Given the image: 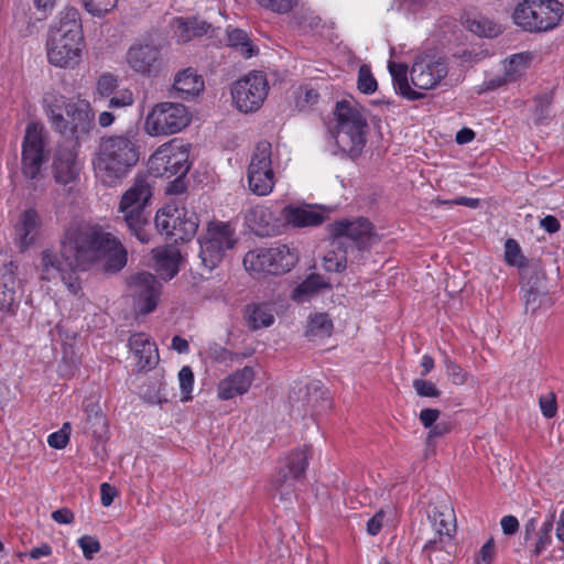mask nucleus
<instances>
[{
  "label": "nucleus",
  "mask_w": 564,
  "mask_h": 564,
  "mask_svg": "<svg viewBox=\"0 0 564 564\" xmlns=\"http://www.w3.org/2000/svg\"><path fill=\"white\" fill-rule=\"evenodd\" d=\"M328 230L336 240H351L359 250L371 247L378 240L373 226L365 218L338 220L330 224Z\"/></svg>",
  "instance_id": "19"
},
{
  "label": "nucleus",
  "mask_w": 564,
  "mask_h": 564,
  "mask_svg": "<svg viewBox=\"0 0 564 564\" xmlns=\"http://www.w3.org/2000/svg\"><path fill=\"white\" fill-rule=\"evenodd\" d=\"M306 405L315 410L319 402L327 403L326 391L321 381H313L306 386Z\"/></svg>",
  "instance_id": "43"
},
{
  "label": "nucleus",
  "mask_w": 564,
  "mask_h": 564,
  "mask_svg": "<svg viewBox=\"0 0 564 564\" xmlns=\"http://www.w3.org/2000/svg\"><path fill=\"white\" fill-rule=\"evenodd\" d=\"M189 144L172 139L160 145L150 156L148 165L154 176L177 180L189 171Z\"/></svg>",
  "instance_id": "12"
},
{
  "label": "nucleus",
  "mask_w": 564,
  "mask_h": 564,
  "mask_svg": "<svg viewBox=\"0 0 564 564\" xmlns=\"http://www.w3.org/2000/svg\"><path fill=\"white\" fill-rule=\"evenodd\" d=\"M152 197V187L145 177H135L131 186L121 195L118 213L130 232L142 243L150 241L147 230L148 214L145 212Z\"/></svg>",
  "instance_id": "7"
},
{
  "label": "nucleus",
  "mask_w": 564,
  "mask_h": 564,
  "mask_svg": "<svg viewBox=\"0 0 564 564\" xmlns=\"http://www.w3.org/2000/svg\"><path fill=\"white\" fill-rule=\"evenodd\" d=\"M175 95L184 100H192L205 89V82L194 68L178 70L174 75L173 86Z\"/></svg>",
  "instance_id": "25"
},
{
  "label": "nucleus",
  "mask_w": 564,
  "mask_h": 564,
  "mask_svg": "<svg viewBox=\"0 0 564 564\" xmlns=\"http://www.w3.org/2000/svg\"><path fill=\"white\" fill-rule=\"evenodd\" d=\"M286 224L296 227L318 226L326 219V212L311 205H288L282 210Z\"/></svg>",
  "instance_id": "24"
},
{
  "label": "nucleus",
  "mask_w": 564,
  "mask_h": 564,
  "mask_svg": "<svg viewBox=\"0 0 564 564\" xmlns=\"http://www.w3.org/2000/svg\"><path fill=\"white\" fill-rule=\"evenodd\" d=\"M505 261L511 267H521L524 264L521 248L514 239H508L505 243Z\"/></svg>",
  "instance_id": "45"
},
{
  "label": "nucleus",
  "mask_w": 564,
  "mask_h": 564,
  "mask_svg": "<svg viewBox=\"0 0 564 564\" xmlns=\"http://www.w3.org/2000/svg\"><path fill=\"white\" fill-rule=\"evenodd\" d=\"M153 268L163 280H171L180 271L182 256L178 249L165 247L153 250Z\"/></svg>",
  "instance_id": "27"
},
{
  "label": "nucleus",
  "mask_w": 564,
  "mask_h": 564,
  "mask_svg": "<svg viewBox=\"0 0 564 564\" xmlns=\"http://www.w3.org/2000/svg\"><path fill=\"white\" fill-rule=\"evenodd\" d=\"M192 121L189 109L173 101L158 102L144 120V132L150 137H167L184 130Z\"/></svg>",
  "instance_id": "11"
},
{
  "label": "nucleus",
  "mask_w": 564,
  "mask_h": 564,
  "mask_svg": "<svg viewBox=\"0 0 564 564\" xmlns=\"http://www.w3.org/2000/svg\"><path fill=\"white\" fill-rule=\"evenodd\" d=\"M413 388L420 397L437 398L441 394L433 382L423 379H415L413 381Z\"/></svg>",
  "instance_id": "55"
},
{
  "label": "nucleus",
  "mask_w": 564,
  "mask_h": 564,
  "mask_svg": "<svg viewBox=\"0 0 564 564\" xmlns=\"http://www.w3.org/2000/svg\"><path fill=\"white\" fill-rule=\"evenodd\" d=\"M383 518H384L383 510H379L371 519L368 520L367 532L370 535H377L380 532V530L382 528Z\"/></svg>",
  "instance_id": "61"
},
{
  "label": "nucleus",
  "mask_w": 564,
  "mask_h": 564,
  "mask_svg": "<svg viewBox=\"0 0 564 564\" xmlns=\"http://www.w3.org/2000/svg\"><path fill=\"white\" fill-rule=\"evenodd\" d=\"M502 532L507 535H512L519 530V521L513 516H505L500 520Z\"/></svg>",
  "instance_id": "62"
},
{
  "label": "nucleus",
  "mask_w": 564,
  "mask_h": 564,
  "mask_svg": "<svg viewBox=\"0 0 564 564\" xmlns=\"http://www.w3.org/2000/svg\"><path fill=\"white\" fill-rule=\"evenodd\" d=\"M318 100V94L314 88L302 87L296 95V106L301 110L308 109Z\"/></svg>",
  "instance_id": "51"
},
{
  "label": "nucleus",
  "mask_w": 564,
  "mask_h": 564,
  "mask_svg": "<svg viewBox=\"0 0 564 564\" xmlns=\"http://www.w3.org/2000/svg\"><path fill=\"white\" fill-rule=\"evenodd\" d=\"M235 229L227 223L214 221L207 227V231L199 240V257L203 265L212 271L216 268L227 250L236 243Z\"/></svg>",
  "instance_id": "15"
},
{
  "label": "nucleus",
  "mask_w": 564,
  "mask_h": 564,
  "mask_svg": "<svg viewBox=\"0 0 564 564\" xmlns=\"http://www.w3.org/2000/svg\"><path fill=\"white\" fill-rule=\"evenodd\" d=\"M389 72L395 91L409 100H417L425 96L424 91L435 88L448 73L446 62L434 55L419 56L410 70V85L408 67L404 64L389 62Z\"/></svg>",
  "instance_id": "4"
},
{
  "label": "nucleus",
  "mask_w": 564,
  "mask_h": 564,
  "mask_svg": "<svg viewBox=\"0 0 564 564\" xmlns=\"http://www.w3.org/2000/svg\"><path fill=\"white\" fill-rule=\"evenodd\" d=\"M444 365L446 373L454 384L462 386L467 381V372L451 358L445 357Z\"/></svg>",
  "instance_id": "49"
},
{
  "label": "nucleus",
  "mask_w": 564,
  "mask_h": 564,
  "mask_svg": "<svg viewBox=\"0 0 564 564\" xmlns=\"http://www.w3.org/2000/svg\"><path fill=\"white\" fill-rule=\"evenodd\" d=\"M295 249L285 245L258 248L246 253L243 265L248 271L281 274L289 272L297 262Z\"/></svg>",
  "instance_id": "14"
},
{
  "label": "nucleus",
  "mask_w": 564,
  "mask_h": 564,
  "mask_svg": "<svg viewBox=\"0 0 564 564\" xmlns=\"http://www.w3.org/2000/svg\"><path fill=\"white\" fill-rule=\"evenodd\" d=\"M259 4L272 12L286 13L296 4V0H258Z\"/></svg>",
  "instance_id": "53"
},
{
  "label": "nucleus",
  "mask_w": 564,
  "mask_h": 564,
  "mask_svg": "<svg viewBox=\"0 0 564 564\" xmlns=\"http://www.w3.org/2000/svg\"><path fill=\"white\" fill-rule=\"evenodd\" d=\"M41 227L39 213L29 208L24 210L14 227L15 243L22 249L29 248L36 239Z\"/></svg>",
  "instance_id": "26"
},
{
  "label": "nucleus",
  "mask_w": 564,
  "mask_h": 564,
  "mask_svg": "<svg viewBox=\"0 0 564 564\" xmlns=\"http://www.w3.org/2000/svg\"><path fill=\"white\" fill-rule=\"evenodd\" d=\"M172 26L180 43H186L194 37L206 34L210 28V25L205 21L184 18L174 19Z\"/></svg>",
  "instance_id": "30"
},
{
  "label": "nucleus",
  "mask_w": 564,
  "mask_h": 564,
  "mask_svg": "<svg viewBox=\"0 0 564 564\" xmlns=\"http://www.w3.org/2000/svg\"><path fill=\"white\" fill-rule=\"evenodd\" d=\"M330 285L319 275L311 274L292 291V299L297 303L307 302L312 296Z\"/></svg>",
  "instance_id": "31"
},
{
  "label": "nucleus",
  "mask_w": 564,
  "mask_h": 564,
  "mask_svg": "<svg viewBox=\"0 0 564 564\" xmlns=\"http://www.w3.org/2000/svg\"><path fill=\"white\" fill-rule=\"evenodd\" d=\"M228 44L242 57L250 58L258 54V47L252 43L247 32L241 29H227Z\"/></svg>",
  "instance_id": "35"
},
{
  "label": "nucleus",
  "mask_w": 564,
  "mask_h": 564,
  "mask_svg": "<svg viewBox=\"0 0 564 564\" xmlns=\"http://www.w3.org/2000/svg\"><path fill=\"white\" fill-rule=\"evenodd\" d=\"M128 290L133 299L134 308L141 314L155 310L161 296V284L149 272H140L130 276Z\"/></svg>",
  "instance_id": "18"
},
{
  "label": "nucleus",
  "mask_w": 564,
  "mask_h": 564,
  "mask_svg": "<svg viewBox=\"0 0 564 564\" xmlns=\"http://www.w3.org/2000/svg\"><path fill=\"white\" fill-rule=\"evenodd\" d=\"M358 89L364 94H372L377 89V80L369 68L361 66L358 72Z\"/></svg>",
  "instance_id": "50"
},
{
  "label": "nucleus",
  "mask_w": 564,
  "mask_h": 564,
  "mask_svg": "<svg viewBox=\"0 0 564 564\" xmlns=\"http://www.w3.org/2000/svg\"><path fill=\"white\" fill-rule=\"evenodd\" d=\"M85 10L95 17H101L117 7L118 0H80Z\"/></svg>",
  "instance_id": "42"
},
{
  "label": "nucleus",
  "mask_w": 564,
  "mask_h": 564,
  "mask_svg": "<svg viewBox=\"0 0 564 564\" xmlns=\"http://www.w3.org/2000/svg\"><path fill=\"white\" fill-rule=\"evenodd\" d=\"M23 293V279L18 264L0 259V313L3 317L17 314Z\"/></svg>",
  "instance_id": "16"
},
{
  "label": "nucleus",
  "mask_w": 564,
  "mask_h": 564,
  "mask_svg": "<svg viewBox=\"0 0 564 564\" xmlns=\"http://www.w3.org/2000/svg\"><path fill=\"white\" fill-rule=\"evenodd\" d=\"M431 523L436 535H443L445 541H452L455 532V520L451 511H434L431 516Z\"/></svg>",
  "instance_id": "38"
},
{
  "label": "nucleus",
  "mask_w": 564,
  "mask_h": 564,
  "mask_svg": "<svg viewBox=\"0 0 564 564\" xmlns=\"http://www.w3.org/2000/svg\"><path fill=\"white\" fill-rule=\"evenodd\" d=\"M273 219L270 207L261 204L249 207L245 214L247 225L258 235H269Z\"/></svg>",
  "instance_id": "29"
},
{
  "label": "nucleus",
  "mask_w": 564,
  "mask_h": 564,
  "mask_svg": "<svg viewBox=\"0 0 564 564\" xmlns=\"http://www.w3.org/2000/svg\"><path fill=\"white\" fill-rule=\"evenodd\" d=\"M126 63L134 73L150 75L162 68L163 57L154 42L138 41L128 48Z\"/></svg>",
  "instance_id": "20"
},
{
  "label": "nucleus",
  "mask_w": 564,
  "mask_h": 564,
  "mask_svg": "<svg viewBox=\"0 0 564 564\" xmlns=\"http://www.w3.org/2000/svg\"><path fill=\"white\" fill-rule=\"evenodd\" d=\"M207 355L213 361L218 364L234 362L238 360L239 357L238 354H235L215 343L208 346Z\"/></svg>",
  "instance_id": "47"
},
{
  "label": "nucleus",
  "mask_w": 564,
  "mask_h": 564,
  "mask_svg": "<svg viewBox=\"0 0 564 564\" xmlns=\"http://www.w3.org/2000/svg\"><path fill=\"white\" fill-rule=\"evenodd\" d=\"M52 519L59 524H70L75 517L69 509L62 508L52 512Z\"/></svg>",
  "instance_id": "63"
},
{
  "label": "nucleus",
  "mask_w": 564,
  "mask_h": 564,
  "mask_svg": "<svg viewBox=\"0 0 564 564\" xmlns=\"http://www.w3.org/2000/svg\"><path fill=\"white\" fill-rule=\"evenodd\" d=\"M72 425L69 422L63 423L62 427L47 436V444L55 449H63L69 442Z\"/></svg>",
  "instance_id": "46"
},
{
  "label": "nucleus",
  "mask_w": 564,
  "mask_h": 564,
  "mask_svg": "<svg viewBox=\"0 0 564 564\" xmlns=\"http://www.w3.org/2000/svg\"><path fill=\"white\" fill-rule=\"evenodd\" d=\"M117 496V490L113 486L108 482H104L100 486V499L104 507H109Z\"/></svg>",
  "instance_id": "59"
},
{
  "label": "nucleus",
  "mask_w": 564,
  "mask_h": 564,
  "mask_svg": "<svg viewBox=\"0 0 564 564\" xmlns=\"http://www.w3.org/2000/svg\"><path fill=\"white\" fill-rule=\"evenodd\" d=\"M198 228V218L195 213L186 209V216L181 217L177 220H172L171 232H167V237L177 240H188L192 238Z\"/></svg>",
  "instance_id": "34"
},
{
  "label": "nucleus",
  "mask_w": 564,
  "mask_h": 564,
  "mask_svg": "<svg viewBox=\"0 0 564 564\" xmlns=\"http://www.w3.org/2000/svg\"><path fill=\"white\" fill-rule=\"evenodd\" d=\"M134 101L133 94L129 89L118 91V94L110 98L109 107L123 108L131 106Z\"/></svg>",
  "instance_id": "56"
},
{
  "label": "nucleus",
  "mask_w": 564,
  "mask_h": 564,
  "mask_svg": "<svg viewBox=\"0 0 564 564\" xmlns=\"http://www.w3.org/2000/svg\"><path fill=\"white\" fill-rule=\"evenodd\" d=\"M468 28L473 33L486 37L496 36L501 32L500 25L486 17H479L470 20L468 22Z\"/></svg>",
  "instance_id": "39"
},
{
  "label": "nucleus",
  "mask_w": 564,
  "mask_h": 564,
  "mask_svg": "<svg viewBox=\"0 0 564 564\" xmlns=\"http://www.w3.org/2000/svg\"><path fill=\"white\" fill-rule=\"evenodd\" d=\"M85 47L80 15L75 8H65L46 40V56L51 65L75 68L82 61Z\"/></svg>",
  "instance_id": "3"
},
{
  "label": "nucleus",
  "mask_w": 564,
  "mask_h": 564,
  "mask_svg": "<svg viewBox=\"0 0 564 564\" xmlns=\"http://www.w3.org/2000/svg\"><path fill=\"white\" fill-rule=\"evenodd\" d=\"M83 164L74 147L59 145L52 161V174L56 183L68 185L79 178Z\"/></svg>",
  "instance_id": "21"
},
{
  "label": "nucleus",
  "mask_w": 564,
  "mask_h": 564,
  "mask_svg": "<svg viewBox=\"0 0 564 564\" xmlns=\"http://www.w3.org/2000/svg\"><path fill=\"white\" fill-rule=\"evenodd\" d=\"M245 319L251 330L268 328L275 321L274 308L265 303L249 304L245 311Z\"/></svg>",
  "instance_id": "28"
},
{
  "label": "nucleus",
  "mask_w": 564,
  "mask_h": 564,
  "mask_svg": "<svg viewBox=\"0 0 564 564\" xmlns=\"http://www.w3.org/2000/svg\"><path fill=\"white\" fill-rule=\"evenodd\" d=\"M367 119L352 99L337 101L330 131L337 148L351 158L358 156L366 144Z\"/></svg>",
  "instance_id": "6"
},
{
  "label": "nucleus",
  "mask_w": 564,
  "mask_h": 564,
  "mask_svg": "<svg viewBox=\"0 0 564 564\" xmlns=\"http://www.w3.org/2000/svg\"><path fill=\"white\" fill-rule=\"evenodd\" d=\"M184 216H186L185 207H178L175 204H169L156 212L154 218L155 227L162 235L167 236V232L172 231V220H177Z\"/></svg>",
  "instance_id": "36"
},
{
  "label": "nucleus",
  "mask_w": 564,
  "mask_h": 564,
  "mask_svg": "<svg viewBox=\"0 0 564 564\" xmlns=\"http://www.w3.org/2000/svg\"><path fill=\"white\" fill-rule=\"evenodd\" d=\"M540 226L549 234H554L560 230V221L556 217L547 215L540 220Z\"/></svg>",
  "instance_id": "64"
},
{
  "label": "nucleus",
  "mask_w": 564,
  "mask_h": 564,
  "mask_svg": "<svg viewBox=\"0 0 564 564\" xmlns=\"http://www.w3.org/2000/svg\"><path fill=\"white\" fill-rule=\"evenodd\" d=\"M524 310L527 313L534 314L539 308L549 304L550 300L547 295L538 289L532 286L528 288L523 292Z\"/></svg>",
  "instance_id": "40"
},
{
  "label": "nucleus",
  "mask_w": 564,
  "mask_h": 564,
  "mask_svg": "<svg viewBox=\"0 0 564 564\" xmlns=\"http://www.w3.org/2000/svg\"><path fill=\"white\" fill-rule=\"evenodd\" d=\"M44 107L52 128L64 135L79 140L94 128L95 113L85 99H67L63 95L47 93Z\"/></svg>",
  "instance_id": "5"
},
{
  "label": "nucleus",
  "mask_w": 564,
  "mask_h": 564,
  "mask_svg": "<svg viewBox=\"0 0 564 564\" xmlns=\"http://www.w3.org/2000/svg\"><path fill=\"white\" fill-rule=\"evenodd\" d=\"M99 262L107 271H119L127 263V250L112 234L99 227L72 224L65 230L59 251L42 252L40 278L61 279L76 295L82 289L77 270Z\"/></svg>",
  "instance_id": "1"
},
{
  "label": "nucleus",
  "mask_w": 564,
  "mask_h": 564,
  "mask_svg": "<svg viewBox=\"0 0 564 564\" xmlns=\"http://www.w3.org/2000/svg\"><path fill=\"white\" fill-rule=\"evenodd\" d=\"M269 90L270 86L264 73L249 72L231 86L232 106L241 113L256 112L263 106Z\"/></svg>",
  "instance_id": "13"
},
{
  "label": "nucleus",
  "mask_w": 564,
  "mask_h": 564,
  "mask_svg": "<svg viewBox=\"0 0 564 564\" xmlns=\"http://www.w3.org/2000/svg\"><path fill=\"white\" fill-rule=\"evenodd\" d=\"M452 546V541H445L443 535H436L426 541L423 547L424 554L432 561V555L438 552H445L449 554L448 547Z\"/></svg>",
  "instance_id": "48"
},
{
  "label": "nucleus",
  "mask_w": 564,
  "mask_h": 564,
  "mask_svg": "<svg viewBox=\"0 0 564 564\" xmlns=\"http://www.w3.org/2000/svg\"><path fill=\"white\" fill-rule=\"evenodd\" d=\"M532 55L529 52H521L511 55L503 62L505 80L510 83L521 78L530 66Z\"/></svg>",
  "instance_id": "32"
},
{
  "label": "nucleus",
  "mask_w": 564,
  "mask_h": 564,
  "mask_svg": "<svg viewBox=\"0 0 564 564\" xmlns=\"http://www.w3.org/2000/svg\"><path fill=\"white\" fill-rule=\"evenodd\" d=\"M48 155V132L44 124L29 122L21 144V173L32 188L44 178L43 166Z\"/></svg>",
  "instance_id": "8"
},
{
  "label": "nucleus",
  "mask_w": 564,
  "mask_h": 564,
  "mask_svg": "<svg viewBox=\"0 0 564 564\" xmlns=\"http://www.w3.org/2000/svg\"><path fill=\"white\" fill-rule=\"evenodd\" d=\"M256 369L245 366L220 379L216 387V395L220 401H229L245 395L251 389L256 380Z\"/></svg>",
  "instance_id": "22"
},
{
  "label": "nucleus",
  "mask_w": 564,
  "mask_h": 564,
  "mask_svg": "<svg viewBox=\"0 0 564 564\" xmlns=\"http://www.w3.org/2000/svg\"><path fill=\"white\" fill-rule=\"evenodd\" d=\"M77 543L87 560H91L93 556L100 551V543L94 536L84 535L77 540Z\"/></svg>",
  "instance_id": "54"
},
{
  "label": "nucleus",
  "mask_w": 564,
  "mask_h": 564,
  "mask_svg": "<svg viewBox=\"0 0 564 564\" xmlns=\"http://www.w3.org/2000/svg\"><path fill=\"white\" fill-rule=\"evenodd\" d=\"M347 248H344V241L333 238L330 249L323 258V267L328 272H341L347 267Z\"/></svg>",
  "instance_id": "33"
},
{
  "label": "nucleus",
  "mask_w": 564,
  "mask_h": 564,
  "mask_svg": "<svg viewBox=\"0 0 564 564\" xmlns=\"http://www.w3.org/2000/svg\"><path fill=\"white\" fill-rule=\"evenodd\" d=\"M279 164L270 142L260 141L254 147L247 169L249 189L258 196H267L274 189Z\"/></svg>",
  "instance_id": "10"
},
{
  "label": "nucleus",
  "mask_w": 564,
  "mask_h": 564,
  "mask_svg": "<svg viewBox=\"0 0 564 564\" xmlns=\"http://www.w3.org/2000/svg\"><path fill=\"white\" fill-rule=\"evenodd\" d=\"M128 345L139 370H150L158 365L159 351L149 335L144 333L132 334Z\"/></svg>",
  "instance_id": "23"
},
{
  "label": "nucleus",
  "mask_w": 564,
  "mask_h": 564,
  "mask_svg": "<svg viewBox=\"0 0 564 564\" xmlns=\"http://www.w3.org/2000/svg\"><path fill=\"white\" fill-rule=\"evenodd\" d=\"M496 555V545L494 538L487 540V542L476 553L474 564H491Z\"/></svg>",
  "instance_id": "52"
},
{
  "label": "nucleus",
  "mask_w": 564,
  "mask_h": 564,
  "mask_svg": "<svg viewBox=\"0 0 564 564\" xmlns=\"http://www.w3.org/2000/svg\"><path fill=\"white\" fill-rule=\"evenodd\" d=\"M433 203L437 206H442V205H449V206H453V205H463V206H467L469 208H477L479 206V199L478 198H471V197H465V196H462V197H458L456 199H453V200H442L440 198H436L433 200Z\"/></svg>",
  "instance_id": "57"
},
{
  "label": "nucleus",
  "mask_w": 564,
  "mask_h": 564,
  "mask_svg": "<svg viewBox=\"0 0 564 564\" xmlns=\"http://www.w3.org/2000/svg\"><path fill=\"white\" fill-rule=\"evenodd\" d=\"M440 414L436 409H424L420 413V421L424 427L429 429L437 422Z\"/></svg>",
  "instance_id": "60"
},
{
  "label": "nucleus",
  "mask_w": 564,
  "mask_h": 564,
  "mask_svg": "<svg viewBox=\"0 0 564 564\" xmlns=\"http://www.w3.org/2000/svg\"><path fill=\"white\" fill-rule=\"evenodd\" d=\"M333 332V322L327 314L316 313L310 317L306 334L311 339L329 337Z\"/></svg>",
  "instance_id": "37"
},
{
  "label": "nucleus",
  "mask_w": 564,
  "mask_h": 564,
  "mask_svg": "<svg viewBox=\"0 0 564 564\" xmlns=\"http://www.w3.org/2000/svg\"><path fill=\"white\" fill-rule=\"evenodd\" d=\"M540 409L545 417H553L556 414V402L554 397H541Z\"/></svg>",
  "instance_id": "58"
},
{
  "label": "nucleus",
  "mask_w": 564,
  "mask_h": 564,
  "mask_svg": "<svg viewBox=\"0 0 564 564\" xmlns=\"http://www.w3.org/2000/svg\"><path fill=\"white\" fill-rule=\"evenodd\" d=\"M139 158L135 133L127 131L105 137L91 159L95 176L105 186H117L137 165Z\"/></svg>",
  "instance_id": "2"
},
{
  "label": "nucleus",
  "mask_w": 564,
  "mask_h": 564,
  "mask_svg": "<svg viewBox=\"0 0 564 564\" xmlns=\"http://www.w3.org/2000/svg\"><path fill=\"white\" fill-rule=\"evenodd\" d=\"M178 383L181 389V400L182 401H188L192 399V392L194 388V373L189 366H184L178 371Z\"/></svg>",
  "instance_id": "41"
},
{
  "label": "nucleus",
  "mask_w": 564,
  "mask_h": 564,
  "mask_svg": "<svg viewBox=\"0 0 564 564\" xmlns=\"http://www.w3.org/2000/svg\"><path fill=\"white\" fill-rule=\"evenodd\" d=\"M119 86L117 76L105 73L99 76L96 83V91L100 97H110Z\"/></svg>",
  "instance_id": "44"
},
{
  "label": "nucleus",
  "mask_w": 564,
  "mask_h": 564,
  "mask_svg": "<svg viewBox=\"0 0 564 564\" xmlns=\"http://www.w3.org/2000/svg\"><path fill=\"white\" fill-rule=\"evenodd\" d=\"M307 448H299L286 457L279 465L278 471L272 480L273 489L281 499H289L294 492L295 484L300 480L307 467Z\"/></svg>",
  "instance_id": "17"
},
{
  "label": "nucleus",
  "mask_w": 564,
  "mask_h": 564,
  "mask_svg": "<svg viewBox=\"0 0 564 564\" xmlns=\"http://www.w3.org/2000/svg\"><path fill=\"white\" fill-rule=\"evenodd\" d=\"M564 14L557 0H522L513 12V22L525 31L546 32L556 28Z\"/></svg>",
  "instance_id": "9"
}]
</instances>
